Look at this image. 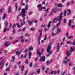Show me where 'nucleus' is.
Segmentation results:
<instances>
[{
  "mask_svg": "<svg viewBox=\"0 0 75 75\" xmlns=\"http://www.w3.org/2000/svg\"><path fill=\"white\" fill-rule=\"evenodd\" d=\"M57 33H56V34H59V33H60V31H61V30H60V29H58L57 30Z\"/></svg>",
  "mask_w": 75,
  "mask_h": 75,
  "instance_id": "a211bd4d",
  "label": "nucleus"
},
{
  "mask_svg": "<svg viewBox=\"0 0 75 75\" xmlns=\"http://www.w3.org/2000/svg\"><path fill=\"white\" fill-rule=\"evenodd\" d=\"M32 12H30L28 14L29 16H30V15H31V14H32Z\"/></svg>",
  "mask_w": 75,
  "mask_h": 75,
  "instance_id": "c03bdc74",
  "label": "nucleus"
},
{
  "mask_svg": "<svg viewBox=\"0 0 75 75\" xmlns=\"http://www.w3.org/2000/svg\"><path fill=\"white\" fill-rule=\"evenodd\" d=\"M21 54V52H18V51H17L16 52V55H19L20 54Z\"/></svg>",
  "mask_w": 75,
  "mask_h": 75,
  "instance_id": "f3484780",
  "label": "nucleus"
},
{
  "mask_svg": "<svg viewBox=\"0 0 75 75\" xmlns=\"http://www.w3.org/2000/svg\"><path fill=\"white\" fill-rule=\"evenodd\" d=\"M11 11V7H9L8 10V13H10Z\"/></svg>",
  "mask_w": 75,
  "mask_h": 75,
  "instance_id": "ddd939ff",
  "label": "nucleus"
},
{
  "mask_svg": "<svg viewBox=\"0 0 75 75\" xmlns=\"http://www.w3.org/2000/svg\"><path fill=\"white\" fill-rule=\"evenodd\" d=\"M17 25L18 28H20V26L19 25V24H18V23H17Z\"/></svg>",
  "mask_w": 75,
  "mask_h": 75,
  "instance_id": "c9c22d12",
  "label": "nucleus"
},
{
  "mask_svg": "<svg viewBox=\"0 0 75 75\" xmlns=\"http://www.w3.org/2000/svg\"><path fill=\"white\" fill-rule=\"evenodd\" d=\"M10 68L9 67L8 68H6V71H9L10 70Z\"/></svg>",
  "mask_w": 75,
  "mask_h": 75,
  "instance_id": "72a5a7b5",
  "label": "nucleus"
},
{
  "mask_svg": "<svg viewBox=\"0 0 75 75\" xmlns=\"http://www.w3.org/2000/svg\"><path fill=\"white\" fill-rule=\"evenodd\" d=\"M50 74H54V71H51L50 72Z\"/></svg>",
  "mask_w": 75,
  "mask_h": 75,
  "instance_id": "13d9d810",
  "label": "nucleus"
},
{
  "mask_svg": "<svg viewBox=\"0 0 75 75\" xmlns=\"http://www.w3.org/2000/svg\"><path fill=\"white\" fill-rule=\"evenodd\" d=\"M56 35V34H55V33H54V32L52 33V36H54V35Z\"/></svg>",
  "mask_w": 75,
  "mask_h": 75,
  "instance_id": "e433bc0d",
  "label": "nucleus"
},
{
  "mask_svg": "<svg viewBox=\"0 0 75 75\" xmlns=\"http://www.w3.org/2000/svg\"><path fill=\"white\" fill-rule=\"evenodd\" d=\"M62 13H61L60 14V16L59 19V16H58L57 18H54L53 21V23H57V21L58 20L59 21H61L62 20Z\"/></svg>",
  "mask_w": 75,
  "mask_h": 75,
  "instance_id": "f257e3e1",
  "label": "nucleus"
},
{
  "mask_svg": "<svg viewBox=\"0 0 75 75\" xmlns=\"http://www.w3.org/2000/svg\"><path fill=\"white\" fill-rule=\"evenodd\" d=\"M45 25H41V27H45Z\"/></svg>",
  "mask_w": 75,
  "mask_h": 75,
  "instance_id": "69168bd1",
  "label": "nucleus"
},
{
  "mask_svg": "<svg viewBox=\"0 0 75 75\" xmlns=\"http://www.w3.org/2000/svg\"><path fill=\"white\" fill-rule=\"evenodd\" d=\"M60 24H61V22L59 21V23L57 24V28H58V27H59V25H60Z\"/></svg>",
  "mask_w": 75,
  "mask_h": 75,
  "instance_id": "4be33fe9",
  "label": "nucleus"
},
{
  "mask_svg": "<svg viewBox=\"0 0 75 75\" xmlns=\"http://www.w3.org/2000/svg\"><path fill=\"white\" fill-rule=\"evenodd\" d=\"M66 19H64V24H66Z\"/></svg>",
  "mask_w": 75,
  "mask_h": 75,
  "instance_id": "6e6d98bb",
  "label": "nucleus"
},
{
  "mask_svg": "<svg viewBox=\"0 0 75 75\" xmlns=\"http://www.w3.org/2000/svg\"><path fill=\"white\" fill-rule=\"evenodd\" d=\"M4 63V60H2L1 62H0V66L1 67V68H3V66Z\"/></svg>",
  "mask_w": 75,
  "mask_h": 75,
  "instance_id": "6e6552de",
  "label": "nucleus"
},
{
  "mask_svg": "<svg viewBox=\"0 0 75 75\" xmlns=\"http://www.w3.org/2000/svg\"><path fill=\"white\" fill-rule=\"evenodd\" d=\"M42 69L43 70H45V67H44V66H42Z\"/></svg>",
  "mask_w": 75,
  "mask_h": 75,
  "instance_id": "a18cd8bd",
  "label": "nucleus"
},
{
  "mask_svg": "<svg viewBox=\"0 0 75 75\" xmlns=\"http://www.w3.org/2000/svg\"><path fill=\"white\" fill-rule=\"evenodd\" d=\"M51 47V45H49L48 46L47 48V52L49 53V54L47 55V57L50 55L51 54V53H52V52L50 51Z\"/></svg>",
  "mask_w": 75,
  "mask_h": 75,
  "instance_id": "f03ea898",
  "label": "nucleus"
},
{
  "mask_svg": "<svg viewBox=\"0 0 75 75\" xmlns=\"http://www.w3.org/2000/svg\"><path fill=\"white\" fill-rule=\"evenodd\" d=\"M27 52V49H25V53H26Z\"/></svg>",
  "mask_w": 75,
  "mask_h": 75,
  "instance_id": "ea45409f",
  "label": "nucleus"
},
{
  "mask_svg": "<svg viewBox=\"0 0 75 75\" xmlns=\"http://www.w3.org/2000/svg\"><path fill=\"white\" fill-rule=\"evenodd\" d=\"M25 7V10H27L28 9V4H26Z\"/></svg>",
  "mask_w": 75,
  "mask_h": 75,
  "instance_id": "b1692460",
  "label": "nucleus"
},
{
  "mask_svg": "<svg viewBox=\"0 0 75 75\" xmlns=\"http://www.w3.org/2000/svg\"><path fill=\"white\" fill-rule=\"evenodd\" d=\"M28 23L30 25H31V24H32V21H30L28 20Z\"/></svg>",
  "mask_w": 75,
  "mask_h": 75,
  "instance_id": "aec40b11",
  "label": "nucleus"
},
{
  "mask_svg": "<svg viewBox=\"0 0 75 75\" xmlns=\"http://www.w3.org/2000/svg\"><path fill=\"white\" fill-rule=\"evenodd\" d=\"M55 10L54 9H52L51 13L49 15L50 16H51V15L52 14V13H53V12H54V13H55Z\"/></svg>",
  "mask_w": 75,
  "mask_h": 75,
  "instance_id": "1a4fd4ad",
  "label": "nucleus"
},
{
  "mask_svg": "<svg viewBox=\"0 0 75 75\" xmlns=\"http://www.w3.org/2000/svg\"><path fill=\"white\" fill-rule=\"evenodd\" d=\"M55 26H53L52 28V31H54V29H55Z\"/></svg>",
  "mask_w": 75,
  "mask_h": 75,
  "instance_id": "de8ad7c7",
  "label": "nucleus"
},
{
  "mask_svg": "<svg viewBox=\"0 0 75 75\" xmlns=\"http://www.w3.org/2000/svg\"><path fill=\"white\" fill-rule=\"evenodd\" d=\"M31 53L29 51V55H28V57H29V59H30V58H31Z\"/></svg>",
  "mask_w": 75,
  "mask_h": 75,
  "instance_id": "2eb2a0df",
  "label": "nucleus"
},
{
  "mask_svg": "<svg viewBox=\"0 0 75 75\" xmlns=\"http://www.w3.org/2000/svg\"><path fill=\"white\" fill-rule=\"evenodd\" d=\"M3 8H1V9L0 10V13H2V11H3Z\"/></svg>",
  "mask_w": 75,
  "mask_h": 75,
  "instance_id": "79ce46f5",
  "label": "nucleus"
},
{
  "mask_svg": "<svg viewBox=\"0 0 75 75\" xmlns=\"http://www.w3.org/2000/svg\"><path fill=\"white\" fill-rule=\"evenodd\" d=\"M57 74V71H53V74H54V75L56 74Z\"/></svg>",
  "mask_w": 75,
  "mask_h": 75,
  "instance_id": "3c124183",
  "label": "nucleus"
},
{
  "mask_svg": "<svg viewBox=\"0 0 75 75\" xmlns=\"http://www.w3.org/2000/svg\"><path fill=\"white\" fill-rule=\"evenodd\" d=\"M25 35V36H27L28 37H29V36H30L29 35L27 34H26Z\"/></svg>",
  "mask_w": 75,
  "mask_h": 75,
  "instance_id": "4d7b16f0",
  "label": "nucleus"
},
{
  "mask_svg": "<svg viewBox=\"0 0 75 75\" xmlns=\"http://www.w3.org/2000/svg\"><path fill=\"white\" fill-rule=\"evenodd\" d=\"M28 60L27 59L25 61V63L26 64H28Z\"/></svg>",
  "mask_w": 75,
  "mask_h": 75,
  "instance_id": "37998d69",
  "label": "nucleus"
},
{
  "mask_svg": "<svg viewBox=\"0 0 75 75\" xmlns=\"http://www.w3.org/2000/svg\"><path fill=\"white\" fill-rule=\"evenodd\" d=\"M23 36H21V37L20 38V39H22L23 38Z\"/></svg>",
  "mask_w": 75,
  "mask_h": 75,
  "instance_id": "774afa93",
  "label": "nucleus"
},
{
  "mask_svg": "<svg viewBox=\"0 0 75 75\" xmlns=\"http://www.w3.org/2000/svg\"><path fill=\"white\" fill-rule=\"evenodd\" d=\"M73 45H75V41H73Z\"/></svg>",
  "mask_w": 75,
  "mask_h": 75,
  "instance_id": "0e129e2a",
  "label": "nucleus"
},
{
  "mask_svg": "<svg viewBox=\"0 0 75 75\" xmlns=\"http://www.w3.org/2000/svg\"><path fill=\"white\" fill-rule=\"evenodd\" d=\"M29 51H32L33 50V48L32 47L30 46L29 48Z\"/></svg>",
  "mask_w": 75,
  "mask_h": 75,
  "instance_id": "6ab92c4d",
  "label": "nucleus"
},
{
  "mask_svg": "<svg viewBox=\"0 0 75 75\" xmlns=\"http://www.w3.org/2000/svg\"><path fill=\"white\" fill-rule=\"evenodd\" d=\"M21 58H25L26 57V55H25L24 57H23V55L22 54L21 56Z\"/></svg>",
  "mask_w": 75,
  "mask_h": 75,
  "instance_id": "bb28decb",
  "label": "nucleus"
},
{
  "mask_svg": "<svg viewBox=\"0 0 75 75\" xmlns=\"http://www.w3.org/2000/svg\"><path fill=\"white\" fill-rule=\"evenodd\" d=\"M5 18H6V14H4L2 17V19L4 20V19H5Z\"/></svg>",
  "mask_w": 75,
  "mask_h": 75,
  "instance_id": "393cba45",
  "label": "nucleus"
},
{
  "mask_svg": "<svg viewBox=\"0 0 75 75\" xmlns=\"http://www.w3.org/2000/svg\"><path fill=\"white\" fill-rule=\"evenodd\" d=\"M30 30H31L32 31H33V30H34V28H31L30 29Z\"/></svg>",
  "mask_w": 75,
  "mask_h": 75,
  "instance_id": "f704fd0d",
  "label": "nucleus"
},
{
  "mask_svg": "<svg viewBox=\"0 0 75 75\" xmlns=\"http://www.w3.org/2000/svg\"><path fill=\"white\" fill-rule=\"evenodd\" d=\"M46 40H47V36H46V35H45V36L44 40H45V41H46Z\"/></svg>",
  "mask_w": 75,
  "mask_h": 75,
  "instance_id": "2f4dec72",
  "label": "nucleus"
},
{
  "mask_svg": "<svg viewBox=\"0 0 75 75\" xmlns=\"http://www.w3.org/2000/svg\"><path fill=\"white\" fill-rule=\"evenodd\" d=\"M73 38V36H70L69 37V39H71V38Z\"/></svg>",
  "mask_w": 75,
  "mask_h": 75,
  "instance_id": "a19ab883",
  "label": "nucleus"
},
{
  "mask_svg": "<svg viewBox=\"0 0 75 75\" xmlns=\"http://www.w3.org/2000/svg\"><path fill=\"white\" fill-rule=\"evenodd\" d=\"M12 58L13 59V61H14V59H15V57H14V56H13Z\"/></svg>",
  "mask_w": 75,
  "mask_h": 75,
  "instance_id": "4c0bfd02",
  "label": "nucleus"
},
{
  "mask_svg": "<svg viewBox=\"0 0 75 75\" xmlns=\"http://www.w3.org/2000/svg\"><path fill=\"white\" fill-rule=\"evenodd\" d=\"M71 42L70 41H68V42H67V44H70V43H71Z\"/></svg>",
  "mask_w": 75,
  "mask_h": 75,
  "instance_id": "338daca9",
  "label": "nucleus"
},
{
  "mask_svg": "<svg viewBox=\"0 0 75 75\" xmlns=\"http://www.w3.org/2000/svg\"><path fill=\"white\" fill-rule=\"evenodd\" d=\"M49 64H50V63L49 62V61H47V65H48Z\"/></svg>",
  "mask_w": 75,
  "mask_h": 75,
  "instance_id": "680f3d73",
  "label": "nucleus"
},
{
  "mask_svg": "<svg viewBox=\"0 0 75 75\" xmlns=\"http://www.w3.org/2000/svg\"><path fill=\"white\" fill-rule=\"evenodd\" d=\"M74 49H75V48L74 47H71L70 48L71 52H72L73 51H74Z\"/></svg>",
  "mask_w": 75,
  "mask_h": 75,
  "instance_id": "4468645a",
  "label": "nucleus"
},
{
  "mask_svg": "<svg viewBox=\"0 0 75 75\" xmlns=\"http://www.w3.org/2000/svg\"><path fill=\"white\" fill-rule=\"evenodd\" d=\"M34 22L35 23H36L37 22H38V20H35L34 21Z\"/></svg>",
  "mask_w": 75,
  "mask_h": 75,
  "instance_id": "052dcab7",
  "label": "nucleus"
},
{
  "mask_svg": "<svg viewBox=\"0 0 75 75\" xmlns=\"http://www.w3.org/2000/svg\"><path fill=\"white\" fill-rule=\"evenodd\" d=\"M68 62L66 61L65 60H64L63 62V63L64 64H67V63Z\"/></svg>",
  "mask_w": 75,
  "mask_h": 75,
  "instance_id": "c756f323",
  "label": "nucleus"
},
{
  "mask_svg": "<svg viewBox=\"0 0 75 75\" xmlns=\"http://www.w3.org/2000/svg\"><path fill=\"white\" fill-rule=\"evenodd\" d=\"M70 4V3H69V2H68V3H67L66 5V6H69V4Z\"/></svg>",
  "mask_w": 75,
  "mask_h": 75,
  "instance_id": "bf43d9fd",
  "label": "nucleus"
},
{
  "mask_svg": "<svg viewBox=\"0 0 75 75\" xmlns=\"http://www.w3.org/2000/svg\"><path fill=\"white\" fill-rule=\"evenodd\" d=\"M37 52L38 54V55H39V57H41V54H42V52H40V50H39V49L37 50Z\"/></svg>",
  "mask_w": 75,
  "mask_h": 75,
  "instance_id": "0eeeda50",
  "label": "nucleus"
},
{
  "mask_svg": "<svg viewBox=\"0 0 75 75\" xmlns=\"http://www.w3.org/2000/svg\"><path fill=\"white\" fill-rule=\"evenodd\" d=\"M57 7H62V4H59L57 5Z\"/></svg>",
  "mask_w": 75,
  "mask_h": 75,
  "instance_id": "dca6fc26",
  "label": "nucleus"
},
{
  "mask_svg": "<svg viewBox=\"0 0 75 75\" xmlns=\"http://www.w3.org/2000/svg\"><path fill=\"white\" fill-rule=\"evenodd\" d=\"M16 6H15V10H17V5H16Z\"/></svg>",
  "mask_w": 75,
  "mask_h": 75,
  "instance_id": "603ef678",
  "label": "nucleus"
},
{
  "mask_svg": "<svg viewBox=\"0 0 75 75\" xmlns=\"http://www.w3.org/2000/svg\"><path fill=\"white\" fill-rule=\"evenodd\" d=\"M68 22H69V23H68L69 25V26H71V24H72V20H70Z\"/></svg>",
  "mask_w": 75,
  "mask_h": 75,
  "instance_id": "f8f14e48",
  "label": "nucleus"
},
{
  "mask_svg": "<svg viewBox=\"0 0 75 75\" xmlns=\"http://www.w3.org/2000/svg\"><path fill=\"white\" fill-rule=\"evenodd\" d=\"M7 25H8V22H6V27H6L7 26Z\"/></svg>",
  "mask_w": 75,
  "mask_h": 75,
  "instance_id": "5fc2aeb1",
  "label": "nucleus"
},
{
  "mask_svg": "<svg viewBox=\"0 0 75 75\" xmlns=\"http://www.w3.org/2000/svg\"><path fill=\"white\" fill-rule=\"evenodd\" d=\"M29 66L30 67H31L32 66V63L31 62L29 64Z\"/></svg>",
  "mask_w": 75,
  "mask_h": 75,
  "instance_id": "864d4df0",
  "label": "nucleus"
},
{
  "mask_svg": "<svg viewBox=\"0 0 75 75\" xmlns=\"http://www.w3.org/2000/svg\"><path fill=\"white\" fill-rule=\"evenodd\" d=\"M39 33H40V37L38 38V40L39 41H40V40H41V38H40V37H41L42 36V31H41V30H39Z\"/></svg>",
  "mask_w": 75,
  "mask_h": 75,
  "instance_id": "423d86ee",
  "label": "nucleus"
},
{
  "mask_svg": "<svg viewBox=\"0 0 75 75\" xmlns=\"http://www.w3.org/2000/svg\"><path fill=\"white\" fill-rule=\"evenodd\" d=\"M38 8L39 9V11H41L42 9H43V10H45L46 9V7H42L41 6V4H38Z\"/></svg>",
  "mask_w": 75,
  "mask_h": 75,
  "instance_id": "7ed1b4c3",
  "label": "nucleus"
},
{
  "mask_svg": "<svg viewBox=\"0 0 75 75\" xmlns=\"http://www.w3.org/2000/svg\"><path fill=\"white\" fill-rule=\"evenodd\" d=\"M21 15L22 17H24L25 16V10L23 9Z\"/></svg>",
  "mask_w": 75,
  "mask_h": 75,
  "instance_id": "20e7f679",
  "label": "nucleus"
},
{
  "mask_svg": "<svg viewBox=\"0 0 75 75\" xmlns=\"http://www.w3.org/2000/svg\"><path fill=\"white\" fill-rule=\"evenodd\" d=\"M49 8H48L47 9L45 10L44 11H46V13H48V10Z\"/></svg>",
  "mask_w": 75,
  "mask_h": 75,
  "instance_id": "473e14b6",
  "label": "nucleus"
},
{
  "mask_svg": "<svg viewBox=\"0 0 75 75\" xmlns=\"http://www.w3.org/2000/svg\"><path fill=\"white\" fill-rule=\"evenodd\" d=\"M19 67L21 68L22 71H24V65L22 66L21 65L19 66Z\"/></svg>",
  "mask_w": 75,
  "mask_h": 75,
  "instance_id": "9d476101",
  "label": "nucleus"
},
{
  "mask_svg": "<svg viewBox=\"0 0 75 75\" xmlns=\"http://www.w3.org/2000/svg\"><path fill=\"white\" fill-rule=\"evenodd\" d=\"M48 30H49L48 29H47V28H45V31H48Z\"/></svg>",
  "mask_w": 75,
  "mask_h": 75,
  "instance_id": "8fccbe9b",
  "label": "nucleus"
},
{
  "mask_svg": "<svg viewBox=\"0 0 75 75\" xmlns=\"http://www.w3.org/2000/svg\"><path fill=\"white\" fill-rule=\"evenodd\" d=\"M6 30H7V27H5V28L4 29L3 32L5 33L6 31Z\"/></svg>",
  "mask_w": 75,
  "mask_h": 75,
  "instance_id": "c85d7f7f",
  "label": "nucleus"
},
{
  "mask_svg": "<svg viewBox=\"0 0 75 75\" xmlns=\"http://www.w3.org/2000/svg\"><path fill=\"white\" fill-rule=\"evenodd\" d=\"M25 22H24L23 23H22L21 24V26L24 25L25 24Z\"/></svg>",
  "mask_w": 75,
  "mask_h": 75,
  "instance_id": "7c9ffc66",
  "label": "nucleus"
},
{
  "mask_svg": "<svg viewBox=\"0 0 75 75\" xmlns=\"http://www.w3.org/2000/svg\"><path fill=\"white\" fill-rule=\"evenodd\" d=\"M51 22L50 21L49 23H48V25H47V27L48 28H49V27H50V25H51Z\"/></svg>",
  "mask_w": 75,
  "mask_h": 75,
  "instance_id": "5701e85b",
  "label": "nucleus"
},
{
  "mask_svg": "<svg viewBox=\"0 0 75 75\" xmlns=\"http://www.w3.org/2000/svg\"><path fill=\"white\" fill-rule=\"evenodd\" d=\"M24 41V39H22L21 41V42H22V43H23V42Z\"/></svg>",
  "mask_w": 75,
  "mask_h": 75,
  "instance_id": "e2e57ef3",
  "label": "nucleus"
},
{
  "mask_svg": "<svg viewBox=\"0 0 75 75\" xmlns=\"http://www.w3.org/2000/svg\"><path fill=\"white\" fill-rule=\"evenodd\" d=\"M21 6H24V5H25V4L24 3H21Z\"/></svg>",
  "mask_w": 75,
  "mask_h": 75,
  "instance_id": "09e8293b",
  "label": "nucleus"
},
{
  "mask_svg": "<svg viewBox=\"0 0 75 75\" xmlns=\"http://www.w3.org/2000/svg\"><path fill=\"white\" fill-rule=\"evenodd\" d=\"M57 48H59V43H58L57 45Z\"/></svg>",
  "mask_w": 75,
  "mask_h": 75,
  "instance_id": "58836bf2",
  "label": "nucleus"
},
{
  "mask_svg": "<svg viewBox=\"0 0 75 75\" xmlns=\"http://www.w3.org/2000/svg\"><path fill=\"white\" fill-rule=\"evenodd\" d=\"M10 43H9V42H7L5 43V45L6 47H8V45H10Z\"/></svg>",
  "mask_w": 75,
  "mask_h": 75,
  "instance_id": "9b49d317",
  "label": "nucleus"
},
{
  "mask_svg": "<svg viewBox=\"0 0 75 75\" xmlns=\"http://www.w3.org/2000/svg\"><path fill=\"white\" fill-rule=\"evenodd\" d=\"M67 11H68L69 13L67 14L68 15H69V14H70L71 13V9H68Z\"/></svg>",
  "mask_w": 75,
  "mask_h": 75,
  "instance_id": "412c9836",
  "label": "nucleus"
},
{
  "mask_svg": "<svg viewBox=\"0 0 75 75\" xmlns=\"http://www.w3.org/2000/svg\"><path fill=\"white\" fill-rule=\"evenodd\" d=\"M66 13H67V11H66V10H65L64 11V17H65V16H66Z\"/></svg>",
  "mask_w": 75,
  "mask_h": 75,
  "instance_id": "cd10ccee",
  "label": "nucleus"
},
{
  "mask_svg": "<svg viewBox=\"0 0 75 75\" xmlns=\"http://www.w3.org/2000/svg\"><path fill=\"white\" fill-rule=\"evenodd\" d=\"M45 59V57L43 56L40 58L39 60V61H44Z\"/></svg>",
  "mask_w": 75,
  "mask_h": 75,
  "instance_id": "39448f33",
  "label": "nucleus"
},
{
  "mask_svg": "<svg viewBox=\"0 0 75 75\" xmlns=\"http://www.w3.org/2000/svg\"><path fill=\"white\" fill-rule=\"evenodd\" d=\"M66 54L68 56H69L70 55V53H69V51L67 52Z\"/></svg>",
  "mask_w": 75,
  "mask_h": 75,
  "instance_id": "a878e982",
  "label": "nucleus"
},
{
  "mask_svg": "<svg viewBox=\"0 0 75 75\" xmlns=\"http://www.w3.org/2000/svg\"><path fill=\"white\" fill-rule=\"evenodd\" d=\"M37 72L38 74H39V73H40V69H38L37 71Z\"/></svg>",
  "mask_w": 75,
  "mask_h": 75,
  "instance_id": "49530a36",
  "label": "nucleus"
}]
</instances>
